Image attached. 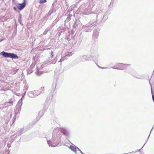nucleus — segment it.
<instances>
[{
  "mask_svg": "<svg viewBox=\"0 0 154 154\" xmlns=\"http://www.w3.org/2000/svg\"><path fill=\"white\" fill-rule=\"evenodd\" d=\"M116 66L117 67L115 68L116 69L122 70L127 69L130 67V65L121 63H118L116 64Z\"/></svg>",
  "mask_w": 154,
  "mask_h": 154,
  "instance_id": "1",
  "label": "nucleus"
},
{
  "mask_svg": "<svg viewBox=\"0 0 154 154\" xmlns=\"http://www.w3.org/2000/svg\"><path fill=\"white\" fill-rule=\"evenodd\" d=\"M1 54L5 57H10L11 58H17L18 57L13 53H8L4 51L1 53Z\"/></svg>",
  "mask_w": 154,
  "mask_h": 154,
  "instance_id": "2",
  "label": "nucleus"
},
{
  "mask_svg": "<svg viewBox=\"0 0 154 154\" xmlns=\"http://www.w3.org/2000/svg\"><path fill=\"white\" fill-rule=\"evenodd\" d=\"M26 4L24 2L22 4H19L18 6H17V8L20 10H21L23 9L25 6Z\"/></svg>",
  "mask_w": 154,
  "mask_h": 154,
  "instance_id": "3",
  "label": "nucleus"
},
{
  "mask_svg": "<svg viewBox=\"0 0 154 154\" xmlns=\"http://www.w3.org/2000/svg\"><path fill=\"white\" fill-rule=\"evenodd\" d=\"M70 149L72 151L74 152H76V149L75 147L71 145L69 147Z\"/></svg>",
  "mask_w": 154,
  "mask_h": 154,
  "instance_id": "4",
  "label": "nucleus"
},
{
  "mask_svg": "<svg viewBox=\"0 0 154 154\" xmlns=\"http://www.w3.org/2000/svg\"><path fill=\"white\" fill-rule=\"evenodd\" d=\"M61 132L63 133L64 135H66L68 134L67 131L65 129H62L61 130Z\"/></svg>",
  "mask_w": 154,
  "mask_h": 154,
  "instance_id": "5",
  "label": "nucleus"
},
{
  "mask_svg": "<svg viewBox=\"0 0 154 154\" xmlns=\"http://www.w3.org/2000/svg\"><path fill=\"white\" fill-rule=\"evenodd\" d=\"M46 2V0H40L39 1V3L40 4L44 3Z\"/></svg>",
  "mask_w": 154,
  "mask_h": 154,
  "instance_id": "6",
  "label": "nucleus"
},
{
  "mask_svg": "<svg viewBox=\"0 0 154 154\" xmlns=\"http://www.w3.org/2000/svg\"><path fill=\"white\" fill-rule=\"evenodd\" d=\"M51 57H53L54 56L53 53V51H51Z\"/></svg>",
  "mask_w": 154,
  "mask_h": 154,
  "instance_id": "7",
  "label": "nucleus"
},
{
  "mask_svg": "<svg viewBox=\"0 0 154 154\" xmlns=\"http://www.w3.org/2000/svg\"><path fill=\"white\" fill-rule=\"evenodd\" d=\"M152 97L153 100L154 101V95H152Z\"/></svg>",
  "mask_w": 154,
  "mask_h": 154,
  "instance_id": "8",
  "label": "nucleus"
},
{
  "mask_svg": "<svg viewBox=\"0 0 154 154\" xmlns=\"http://www.w3.org/2000/svg\"><path fill=\"white\" fill-rule=\"evenodd\" d=\"M14 9L15 10H16V8H15V7H14Z\"/></svg>",
  "mask_w": 154,
  "mask_h": 154,
  "instance_id": "9",
  "label": "nucleus"
},
{
  "mask_svg": "<svg viewBox=\"0 0 154 154\" xmlns=\"http://www.w3.org/2000/svg\"><path fill=\"white\" fill-rule=\"evenodd\" d=\"M10 103H13V102L12 101H11V102H10Z\"/></svg>",
  "mask_w": 154,
  "mask_h": 154,
  "instance_id": "10",
  "label": "nucleus"
}]
</instances>
